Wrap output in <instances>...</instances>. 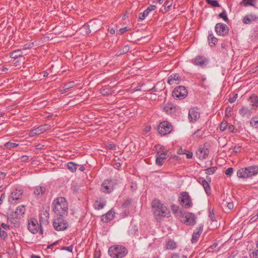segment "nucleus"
I'll return each instance as SVG.
<instances>
[{"label":"nucleus","mask_w":258,"mask_h":258,"mask_svg":"<svg viewBox=\"0 0 258 258\" xmlns=\"http://www.w3.org/2000/svg\"><path fill=\"white\" fill-rule=\"evenodd\" d=\"M52 207L55 216H65L68 215V203L63 197H59L54 200Z\"/></svg>","instance_id":"obj_1"},{"label":"nucleus","mask_w":258,"mask_h":258,"mask_svg":"<svg viewBox=\"0 0 258 258\" xmlns=\"http://www.w3.org/2000/svg\"><path fill=\"white\" fill-rule=\"evenodd\" d=\"M152 210L157 219H160L162 217H168L170 214L169 210L158 200H154L153 201Z\"/></svg>","instance_id":"obj_2"},{"label":"nucleus","mask_w":258,"mask_h":258,"mask_svg":"<svg viewBox=\"0 0 258 258\" xmlns=\"http://www.w3.org/2000/svg\"><path fill=\"white\" fill-rule=\"evenodd\" d=\"M109 255L113 258H122L125 256L127 252V249L122 245H113L108 249Z\"/></svg>","instance_id":"obj_3"},{"label":"nucleus","mask_w":258,"mask_h":258,"mask_svg":"<svg viewBox=\"0 0 258 258\" xmlns=\"http://www.w3.org/2000/svg\"><path fill=\"white\" fill-rule=\"evenodd\" d=\"M64 216H55L53 226L55 230L57 231H62L66 229L68 227L67 223L64 220Z\"/></svg>","instance_id":"obj_4"},{"label":"nucleus","mask_w":258,"mask_h":258,"mask_svg":"<svg viewBox=\"0 0 258 258\" xmlns=\"http://www.w3.org/2000/svg\"><path fill=\"white\" fill-rule=\"evenodd\" d=\"M49 212L46 210H41L39 213V223L40 226V233H43L42 227L46 226L49 223Z\"/></svg>","instance_id":"obj_5"},{"label":"nucleus","mask_w":258,"mask_h":258,"mask_svg":"<svg viewBox=\"0 0 258 258\" xmlns=\"http://www.w3.org/2000/svg\"><path fill=\"white\" fill-rule=\"evenodd\" d=\"M181 205L185 208H189L192 206V202L190 196L186 192H182L179 197Z\"/></svg>","instance_id":"obj_6"},{"label":"nucleus","mask_w":258,"mask_h":258,"mask_svg":"<svg viewBox=\"0 0 258 258\" xmlns=\"http://www.w3.org/2000/svg\"><path fill=\"white\" fill-rule=\"evenodd\" d=\"M187 95V91L185 87L182 86H178L174 89L172 95L174 97L182 99L185 98Z\"/></svg>","instance_id":"obj_7"},{"label":"nucleus","mask_w":258,"mask_h":258,"mask_svg":"<svg viewBox=\"0 0 258 258\" xmlns=\"http://www.w3.org/2000/svg\"><path fill=\"white\" fill-rule=\"evenodd\" d=\"M172 130L171 124L167 121L161 122L158 125V132L162 135L170 133Z\"/></svg>","instance_id":"obj_8"},{"label":"nucleus","mask_w":258,"mask_h":258,"mask_svg":"<svg viewBox=\"0 0 258 258\" xmlns=\"http://www.w3.org/2000/svg\"><path fill=\"white\" fill-rule=\"evenodd\" d=\"M23 190L19 188H16L11 193L9 197V202L13 203L20 199L23 195Z\"/></svg>","instance_id":"obj_9"},{"label":"nucleus","mask_w":258,"mask_h":258,"mask_svg":"<svg viewBox=\"0 0 258 258\" xmlns=\"http://www.w3.org/2000/svg\"><path fill=\"white\" fill-rule=\"evenodd\" d=\"M28 228L31 233H36L39 229L40 230V224H38L35 219H31L28 221Z\"/></svg>","instance_id":"obj_10"},{"label":"nucleus","mask_w":258,"mask_h":258,"mask_svg":"<svg viewBox=\"0 0 258 258\" xmlns=\"http://www.w3.org/2000/svg\"><path fill=\"white\" fill-rule=\"evenodd\" d=\"M258 173V167L250 166L243 171V178L249 177Z\"/></svg>","instance_id":"obj_11"},{"label":"nucleus","mask_w":258,"mask_h":258,"mask_svg":"<svg viewBox=\"0 0 258 258\" xmlns=\"http://www.w3.org/2000/svg\"><path fill=\"white\" fill-rule=\"evenodd\" d=\"M209 63V60L203 56H197L193 60V63L201 68L205 67Z\"/></svg>","instance_id":"obj_12"},{"label":"nucleus","mask_w":258,"mask_h":258,"mask_svg":"<svg viewBox=\"0 0 258 258\" xmlns=\"http://www.w3.org/2000/svg\"><path fill=\"white\" fill-rule=\"evenodd\" d=\"M216 33L222 36L225 35L228 32V29L227 26L223 23H218L215 27Z\"/></svg>","instance_id":"obj_13"},{"label":"nucleus","mask_w":258,"mask_h":258,"mask_svg":"<svg viewBox=\"0 0 258 258\" xmlns=\"http://www.w3.org/2000/svg\"><path fill=\"white\" fill-rule=\"evenodd\" d=\"M200 116L199 109L197 108H191L188 112V118L191 121H195Z\"/></svg>","instance_id":"obj_14"},{"label":"nucleus","mask_w":258,"mask_h":258,"mask_svg":"<svg viewBox=\"0 0 258 258\" xmlns=\"http://www.w3.org/2000/svg\"><path fill=\"white\" fill-rule=\"evenodd\" d=\"M101 190L105 193H110L113 190V186L110 180L104 181L101 184Z\"/></svg>","instance_id":"obj_15"},{"label":"nucleus","mask_w":258,"mask_h":258,"mask_svg":"<svg viewBox=\"0 0 258 258\" xmlns=\"http://www.w3.org/2000/svg\"><path fill=\"white\" fill-rule=\"evenodd\" d=\"M25 207L23 205L20 206L17 208L12 217L13 218H20L25 214Z\"/></svg>","instance_id":"obj_16"},{"label":"nucleus","mask_w":258,"mask_h":258,"mask_svg":"<svg viewBox=\"0 0 258 258\" xmlns=\"http://www.w3.org/2000/svg\"><path fill=\"white\" fill-rule=\"evenodd\" d=\"M198 182L202 185L207 194L211 193V187L209 183L203 177H200L198 179Z\"/></svg>","instance_id":"obj_17"},{"label":"nucleus","mask_w":258,"mask_h":258,"mask_svg":"<svg viewBox=\"0 0 258 258\" xmlns=\"http://www.w3.org/2000/svg\"><path fill=\"white\" fill-rule=\"evenodd\" d=\"M257 19L256 16L254 14H249L246 15L243 18V23L245 24H251L255 22Z\"/></svg>","instance_id":"obj_18"},{"label":"nucleus","mask_w":258,"mask_h":258,"mask_svg":"<svg viewBox=\"0 0 258 258\" xmlns=\"http://www.w3.org/2000/svg\"><path fill=\"white\" fill-rule=\"evenodd\" d=\"M156 7L154 5L150 6L143 13H141L139 14V19L140 20H143L149 15L150 12L155 10Z\"/></svg>","instance_id":"obj_19"},{"label":"nucleus","mask_w":258,"mask_h":258,"mask_svg":"<svg viewBox=\"0 0 258 258\" xmlns=\"http://www.w3.org/2000/svg\"><path fill=\"white\" fill-rule=\"evenodd\" d=\"M208 150L204 148H199L196 152V156L200 159H205L208 155Z\"/></svg>","instance_id":"obj_20"},{"label":"nucleus","mask_w":258,"mask_h":258,"mask_svg":"<svg viewBox=\"0 0 258 258\" xmlns=\"http://www.w3.org/2000/svg\"><path fill=\"white\" fill-rule=\"evenodd\" d=\"M186 220L184 223L188 225H193L196 223V216L191 213H187L185 216Z\"/></svg>","instance_id":"obj_21"},{"label":"nucleus","mask_w":258,"mask_h":258,"mask_svg":"<svg viewBox=\"0 0 258 258\" xmlns=\"http://www.w3.org/2000/svg\"><path fill=\"white\" fill-rule=\"evenodd\" d=\"M203 231V226L199 227L193 233L191 242L192 243L197 242L199 239L200 234Z\"/></svg>","instance_id":"obj_22"},{"label":"nucleus","mask_w":258,"mask_h":258,"mask_svg":"<svg viewBox=\"0 0 258 258\" xmlns=\"http://www.w3.org/2000/svg\"><path fill=\"white\" fill-rule=\"evenodd\" d=\"M114 212L112 210L109 211L106 214L102 215L101 218L102 221L107 223L111 220L114 217Z\"/></svg>","instance_id":"obj_23"},{"label":"nucleus","mask_w":258,"mask_h":258,"mask_svg":"<svg viewBox=\"0 0 258 258\" xmlns=\"http://www.w3.org/2000/svg\"><path fill=\"white\" fill-rule=\"evenodd\" d=\"M95 21H91L88 24L84 25L83 26L82 29L85 30V33L87 34L90 33L91 32L90 27H91L93 30L97 31V29L93 28V26L95 24Z\"/></svg>","instance_id":"obj_24"},{"label":"nucleus","mask_w":258,"mask_h":258,"mask_svg":"<svg viewBox=\"0 0 258 258\" xmlns=\"http://www.w3.org/2000/svg\"><path fill=\"white\" fill-rule=\"evenodd\" d=\"M177 247L176 243L173 240L170 239L168 240L166 243L165 249L170 250H174Z\"/></svg>","instance_id":"obj_25"},{"label":"nucleus","mask_w":258,"mask_h":258,"mask_svg":"<svg viewBox=\"0 0 258 258\" xmlns=\"http://www.w3.org/2000/svg\"><path fill=\"white\" fill-rule=\"evenodd\" d=\"M180 77L177 74L171 75L168 78V83L170 85L173 84L175 81H179Z\"/></svg>","instance_id":"obj_26"},{"label":"nucleus","mask_w":258,"mask_h":258,"mask_svg":"<svg viewBox=\"0 0 258 258\" xmlns=\"http://www.w3.org/2000/svg\"><path fill=\"white\" fill-rule=\"evenodd\" d=\"M248 102L253 107H257L258 105V98L255 94H252L248 99Z\"/></svg>","instance_id":"obj_27"},{"label":"nucleus","mask_w":258,"mask_h":258,"mask_svg":"<svg viewBox=\"0 0 258 258\" xmlns=\"http://www.w3.org/2000/svg\"><path fill=\"white\" fill-rule=\"evenodd\" d=\"M163 110L167 114H172L175 112V107L173 104L168 103L163 108Z\"/></svg>","instance_id":"obj_28"},{"label":"nucleus","mask_w":258,"mask_h":258,"mask_svg":"<svg viewBox=\"0 0 258 258\" xmlns=\"http://www.w3.org/2000/svg\"><path fill=\"white\" fill-rule=\"evenodd\" d=\"M45 191V188L43 186H36L34 191L35 196H42Z\"/></svg>","instance_id":"obj_29"},{"label":"nucleus","mask_w":258,"mask_h":258,"mask_svg":"<svg viewBox=\"0 0 258 258\" xmlns=\"http://www.w3.org/2000/svg\"><path fill=\"white\" fill-rule=\"evenodd\" d=\"M35 131L37 132V134L40 135L44 133L45 131L49 130V126L47 124L42 125L37 128H35Z\"/></svg>","instance_id":"obj_30"},{"label":"nucleus","mask_w":258,"mask_h":258,"mask_svg":"<svg viewBox=\"0 0 258 258\" xmlns=\"http://www.w3.org/2000/svg\"><path fill=\"white\" fill-rule=\"evenodd\" d=\"M208 39L209 41V45L211 46L215 45L218 41V39L215 37L212 34H209Z\"/></svg>","instance_id":"obj_31"},{"label":"nucleus","mask_w":258,"mask_h":258,"mask_svg":"<svg viewBox=\"0 0 258 258\" xmlns=\"http://www.w3.org/2000/svg\"><path fill=\"white\" fill-rule=\"evenodd\" d=\"M22 56V52L21 49H18L11 52L10 56L14 59H16L19 57Z\"/></svg>","instance_id":"obj_32"},{"label":"nucleus","mask_w":258,"mask_h":258,"mask_svg":"<svg viewBox=\"0 0 258 258\" xmlns=\"http://www.w3.org/2000/svg\"><path fill=\"white\" fill-rule=\"evenodd\" d=\"M105 206V203L104 202L99 201H95L94 204V208L98 210L103 209Z\"/></svg>","instance_id":"obj_33"},{"label":"nucleus","mask_w":258,"mask_h":258,"mask_svg":"<svg viewBox=\"0 0 258 258\" xmlns=\"http://www.w3.org/2000/svg\"><path fill=\"white\" fill-rule=\"evenodd\" d=\"M256 0H243V6H254Z\"/></svg>","instance_id":"obj_34"},{"label":"nucleus","mask_w":258,"mask_h":258,"mask_svg":"<svg viewBox=\"0 0 258 258\" xmlns=\"http://www.w3.org/2000/svg\"><path fill=\"white\" fill-rule=\"evenodd\" d=\"M68 169L71 171V172H75L77 168V164H75L73 162H69L68 163L67 165Z\"/></svg>","instance_id":"obj_35"},{"label":"nucleus","mask_w":258,"mask_h":258,"mask_svg":"<svg viewBox=\"0 0 258 258\" xmlns=\"http://www.w3.org/2000/svg\"><path fill=\"white\" fill-rule=\"evenodd\" d=\"M206 3L212 7H220V6L216 0H205Z\"/></svg>","instance_id":"obj_36"},{"label":"nucleus","mask_w":258,"mask_h":258,"mask_svg":"<svg viewBox=\"0 0 258 258\" xmlns=\"http://www.w3.org/2000/svg\"><path fill=\"white\" fill-rule=\"evenodd\" d=\"M167 156H168L167 155V152H160V151H158L156 155V157H158L160 159H163L164 160L166 159Z\"/></svg>","instance_id":"obj_37"},{"label":"nucleus","mask_w":258,"mask_h":258,"mask_svg":"<svg viewBox=\"0 0 258 258\" xmlns=\"http://www.w3.org/2000/svg\"><path fill=\"white\" fill-rule=\"evenodd\" d=\"M250 124L251 126L258 128V116L253 117L250 121Z\"/></svg>","instance_id":"obj_38"},{"label":"nucleus","mask_w":258,"mask_h":258,"mask_svg":"<svg viewBox=\"0 0 258 258\" xmlns=\"http://www.w3.org/2000/svg\"><path fill=\"white\" fill-rule=\"evenodd\" d=\"M5 147L9 149H11L14 148H16L18 146V144H16L15 143H11L10 142H8L5 144L4 145Z\"/></svg>","instance_id":"obj_39"},{"label":"nucleus","mask_w":258,"mask_h":258,"mask_svg":"<svg viewBox=\"0 0 258 258\" xmlns=\"http://www.w3.org/2000/svg\"><path fill=\"white\" fill-rule=\"evenodd\" d=\"M170 258H187L184 255H180L178 253H172L171 254Z\"/></svg>","instance_id":"obj_40"},{"label":"nucleus","mask_w":258,"mask_h":258,"mask_svg":"<svg viewBox=\"0 0 258 258\" xmlns=\"http://www.w3.org/2000/svg\"><path fill=\"white\" fill-rule=\"evenodd\" d=\"M216 170V168L215 167H212L211 168H207L205 170V173L207 174H214Z\"/></svg>","instance_id":"obj_41"},{"label":"nucleus","mask_w":258,"mask_h":258,"mask_svg":"<svg viewBox=\"0 0 258 258\" xmlns=\"http://www.w3.org/2000/svg\"><path fill=\"white\" fill-rule=\"evenodd\" d=\"M8 236L7 233L6 231L2 229V227H0V238L2 239H5Z\"/></svg>","instance_id":"obj_42"},{"label":"nucleus","mask_w":258,"mask_h":258,"mask_svg":"<svg viewBox=\"0 0 258 258\" xmlns=\"http://www.w3.org/2000/svg\"><path fill=\"white\" fill-rule=\"evenodd\" d=\"M138 231V228L136 225H134L132 227L131 229L129 230L130 235H135Z\"/></svg>","instance_id":"obj_43"},{"label":"nucleus","mask_w":258,"mask_h":258,"mask_svg":"<svg viewBox=\"0 0 258 258\" xmlns=\"http://www.w3.org/2000/svg\"><path fill=\"white\" fill-rule=\"evenodd\" d=\"M219 17L222 18L225 22H227L228 21V18L227 16L226 12L225 11H223L219 14Z\"/></svg>","instance_id":"obj_44"},{"label":"nucleus","mask_w":258,"mask_h":258,"mask_svg":"<svg viewBox=\"0 0 258 258\" xmlns=\"http://www.w3.org/2000/svg\"><path fill=\"white\" fill-rule=\"evenodd\" d=\"M74 82H70L66 84H64V88H66V90H69V89L72 88L75 86Z\"/></svg>","instance_id":"obj_45"},{"label":"nucleus","mask_w":258,"mask_h":258,"mask_svg":"<svg viewBox=\"0 0 258 258\" xmlns=\"http://www.w3.org/2000/svg\"><path fill=\"white\" fill-rule=\"evenodd\" d=\"M172 4V0H166V2L164 3L165 9H167V10H168L170 8Z\"/></svg>","instance_id":"obj_46"},{"label":"nucleus","mask_w":258,"mask_h":258,"mask_svg":"<svg viewBox=\"0 0 258 258\" xmlns=\"http://www.w3.org/2000/svg\"><path fill=\"white\" fill-rule=\"evenodd\" d=\"M227 127V122L226 121L225 122H222L220 125V130L223 132L224 131Z\"/></svg>","instance_id":"obj_47"},{"label":"nucleus","mask_w":258,"mask_h":258,"mask_svg":"<svg viewBox=\"0 0 258 258\" xmlns=\"http://www.w3.org/2000/svg\"><path fill=\"white\" fill-rule=\"evenodd\" d=\"M164 160L162 159H160L158 157H156V164L161 166L163 164Z\"/></svg>","instance_id":"obj_48"},{"label":"nucleus","mask_w":258,"mask_h":258,"mask_svg":"<svg viewBox=\"0 0 258 258\" xmlns=\"http://www.w3.org/2000/svg\"><path fill=\"white\" fill-rule=\"evenodd\" d=\"M61 250H67L69 252H72L73 249V245H71L70 246L67 247V246H63L61 248Z\"/></svg>","instance_id":"obj_49"},{"label":"nucleus","mask_w":258,"mask_h":258,"mask_svg":"<svg viewBox=\"0 0 258 258\" xmlns=\"http://www.w3.org/2000/svg\"><path fill=\"white\" fill-rule=\"evenodd\" d=\"M233 172V169L232 167L228 168L225 171V174L227 176H230Z\"/></svg>","instance_id":"obj_50"},{"label":"nucleus","mask_w":258,"mask_h":258,"mask_svg":"<svg viewBox=\"0 0 258 258\" xmlns=\"http://www.w3.org/2000/svg\"><path fill=\"white\" fill-rule=\"evenodd\" d=\"M238 94L237 93H236L234 95L233 97H230L228 99L229 102L231 103H233L236 100V98H237Z\"/></svg>","instance_id":"obj_51"},{"label":"nucleus","mask_w":258,"mask_h":258,"mask_svg":"<svg viewBox=\"0 0 258 258\" xmlns=\"http://www.w3.org/2000/svg\"><path fill=\"white\" fill-rule=\"evenodd\" d=\"M36 131V129L34 128L33 130H32V131H31L30 132V133H29V135L30 137H34L36 135H38V134H37V132L35 131Z\"/></svg>","instance_id":"obj_52"},{"label":"nucleus","mask_w":258,"mask_h":258,"mask_svg":"<svg viewBox=\"0 0 258 258\" xmlns=\"http://www.w3.org/2000/svg\"><path fill=\"white\" fill-rule=\"evenodd\" d=\"M1 227L4 230H9L10 229L9 225L5 223H2Z\"/></svg>","instance_id":"obj_53"},{"label":"nucleus","mask_w":258,"mask_h":258,"mask_svg":"<svg viewBox=\"0 0 258 258\" xmlns=\"http://www.w3.org/2000/svg\"><path fill=\"white\" fill-rule=\"evenodd\" d=\"M171 210L174 213H176L178 210V207L176 205H173L171 206Z\"/></svg>","instance_id":"obj_54"},{"label":"nucleus","mask_w":258,"mask_h":258,"mask_svg":"<svg viewBox=\"0 0 258 258\" xmlns=\"http://www.w3.org/2000/svg\"><path fill=\"white\" fill-rule=\"evenodd\" d=\"M32 45H33L32 43L26 44L24 45L23 49L25 50L30 49L32 47Z\"/></svg>","instance_id":"obj_55"},{"label":"nucleus","mask_w":258,"mask_h":258,"mask_svg":"<svg viewBox=\"0 0 258 258\" xmlns=\"http://www.w3.org/2000/svg\"><path fill=\"white\" fill-rule=\"evenodd\" d=\"M127 31H128V29H127V27H126L120 28L119 30V32L121 34L124 33V32H125Z\"/></svg>","instance_id":"obj_56"},{"label":"nucleus","mask_w":258,"mask_h":258,"mask_svg":"<svg viewBox=\"0 0 258 258\" xmlns=\"http://www.w3.org/2000/svg\"><path fill=\"white\" fill-rule=\"evenodd\" d=\"M230 112H231V108L230 107H227L225 109V113L227 116L230 115Z\"/></svg>","instance_id":"obj_57"},{"label":"nucleus","mask_w":258,"mask_h":258,"mask_svg":"<svg viewBox=\"0 0 258 258\" xmlns=\"http://www.w3.org/2000/svg\"><path fill=\"white\" fill-rule=\"evenodd\" d=\"M28 159V156L27 155H23L21 157V161L22 162H25Z\"/></svg>","instance_id":"obj_58"},{"label":"nucleus","mask_w":258,"mask_h":258,"mask_svg":"<svg viewBox=\"0 0 258 258\" xmlns=\"http://www.w3.org/2000/svg\"><path fill=\"white\" fill-rule=\"evenodd\" d=\"M227 208H228V209H229V210L232 209L234 207L233 203H230V202L227 203Z\"/></svg>","instance_id":"obj_59"},{"label":"nucleus","mask_w":258,"mask_h":258,"mask_svg":"<svg viewBox=\"0 0 258 258\" xmlns=\"http://www.w3.org/2000/svg\"><path fill=\"white\" fill-rule=\"evenodd\" d=\"M6 195L5 193H3L1 195V196L0 197V205L2 204L3 203V200L5 199Z\"/></svg>","instance_id":"obj_60"},{"label":"nucleus","mask_w":258,"mask_h":258,"mask_svg":"<svg viewBox=\"0 0 258 258\" xmlns=\"http://www.w3.org/2000/svg\"><path fill=\"white\" fill-rule=\"evenodd\" d=\"M237 175L239 178H242V171L241 169L238 170L237 172Z\"/></svg>","instance_id":"obj_61"},{"label":"nucleus","mask_w":258,"mask_h":258,"mask_svg":"<svg viewBox=\"0 0 258 258\" xmlns=\"http://www.w3.org/2000/svg\"><path fill=\"white\" fill-rule=\"evenodd\" d=\"M234 130V126L232 125H230L228 127V130L231 132H233Z\"/></svg>","instance_id":"obj_62"},{"label":"nucleus","mask_w":258,"mask_h":258,"mask_svg":"<svg viewBox=\"0 0 258 258\" xmlns=\"http://www.w3.org/2000/svg\"><path fill=\"white\" fill-rule=\"evenodd\" d=\"M6 175L5 173L0 171V179H4Z\"/></svg>","instance_id":"obj_63"},{"label":"nucleus","mask_w":258,"mask_h":258,"mask_svg":"<svg viewBox=\"0 0 258 258\" xmlns=\"http://www.w3.org/2000/svg\"><path fill=\"white\" fill-rule=\"evenodd\" d=\"M192 157V153L191 152H188L186 154V158L188 159L191 158Z\"/></svg>","instance_id":"obj_64"}]
</instances>
